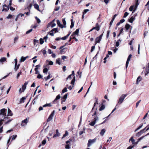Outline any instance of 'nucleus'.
<instances>
[{
	"label": "nucleus",
	"instance_id": "nucleus-60",
	"mask_svg": "<svg viewBox=\"0 0 149 149\" xmlns=\"http://www.w3.org/2000/svg\"><path fill=\"white\" fill-rule=\"evenodd\" d=\"M141 101V100H139V101H138V102H136V108L139 105Z\"/></svg>",
	"mask_w": 149,
	"mask_h": 149
},
{
	"label": "nucleus",
	"instance_id": "nucleus-13",
	"mask_svg": "<svg viewBox=\"0 0 149 149\" xmlns=\"http://www.w3.org/2000/svg\"><path fill=\"white\" fill-rule=\"evenodd\" d=\"M13 116V113L11 110L8 108V115L6 117H8V116Z\"/></svg>",
	"mask_w": 149,
	"mask_h": 149
},
{
	"label": "nucleus",
	"instance_id": "nucleus-30",
	"mask_svg": "<svg viewBox=\"0 0 149 149\" xmlns=\"http://www.w3.org/2000/svg\"><path fill=\"white\" fill-rule=\"evenodd\" d=\"M24 15V14H18L16 17V18L15 19V20L16 21H17V19L19 17V16H20L21 17H22Z\"/></svg>",
	"mask_w": 149,
	"mask_h": 149
},
{
	"label": "nucleus",
	"instance_id": "nucleus-37",
	"mask_svg": "<svg viewBox=\"0 0 149 149\" xmlns=\"http://www.w3.org/2000/svg\"><path fill=\"white\" fill-rule=\"evenodd\" d=\"M56 63H58L59 65H60L61 63H60V58H59L58 59H57L56 61Z\"/></svg>",
	"mask_w": 149,
	"mask_h": 149
},
{
	"label": "nucleus",
	"instance_id": "nucleus-10",
	"mask_svg": "<svg viewBox=\"0 0 149 149\" xmlns=\"http://www.w3.org/2000/svg\"><path fill=\"white\" fill-rule=\"evenodd\" d=\"M3 8L2 10V11H5L6 12L9 9V7L6 4H4L3 6Z\"/></svg>",
	"mask_w": 149,
	"mask_h": 149
},
{
	"label": "nucleus",
	"instance_id": "nucleus-32",
	"mask_svg": "<svg viewBox=\"0 0 149 149\" xmlns=\"http://www.w3.org/2000/svg\"><path fill=\"white\" fill-rule=\"evenodd\" d=\"M71 24L70 26V27L71 29L74 26V22H73V19H71Z\"/></svg>",
	"mask_w": 149,
	"mask_h": 149
},
{
	"label": "nucleus",
	"instance_id": "nucleus-22",
	"mask_svg": "<svg viewBox=\"0 0 149 149\" xmlns=\"http://www.w3.org/2000/svg\"><path fill=\"white\" fill-rule=\"evenodd\" d=\"M70 33H71V32H70L66 36H65L62 38H61V39L63 40H66L68 37L70 36Z\"/></svg>",
	"mask_w": 149,
	"mask_h": 149
},
{
	"label": "nucleus",
	"instance_id": "nucleus-6",
	"mask_svg": "<svg viewBox=\"0 0 149 149\" xmlns=\"http://www.w3.org/2000/svg\"><path fill=\"white\" fill-rule=\"evenodd\" d=\"M96 139L95 138L92 140L89 139L87 144L88 147H89L92 144L95 142Z\"/></svg>",
	"mask_w": 149,
	"mask_h": 149
},
{
	"label": "nucleus",
	"instance_id": "nucleus-38",
	"mask_svg": "<svg viewBox=\"0 0 149 149\" xmlns=\"http://www.w3.org/2000/svg\"><path fill=\"white\" fill-rule=\"evenodd\" d=\"M51 106H52V105L50 103L46 104H45L43 106V107H51Z\"/></svg>",
	"mask_w": 149,
	"mask_h": 149
},
{
	"label": "nucleus",
	"instance_id": "nucleus-44",
	"mask_svg": "<svg viewBox=\"0 0 149 149\" xmlns=\"http://www.w3.org/2000/svg\"><path fill=\"white\" fill-rule=\"evenodd\" d=\"M46 142V139H44L42 142V145H45Z\"/></svg>",
	"mask_w": 149,
	"mask_h": 149
},
{
	"label": "nucleus",
	"instance_id": "nucleus-51",
	"mask_svg": "<svg viewBox=\"0 0 149 149\" xmlns=\"http://www.w3.org/2000/svg\"><path fill=\"white\" fill-rule=\"evenodd\" d=\"M68 133L67 131H66L65 134L63 135V136L62 137V138H64L66 137V136H67L68 135Z\"/></svg>",
	"mask_w": 149,
	"mask_h": 149
},
{
	"label": "nucleus",
	"instance_id": "nucleus-3",
	"mask_svg": "<svg viewBox=\"0 0 149 149\" xmlns=\"http://www.w3.org/2000/svg\"><path fill=\"white\" fill-rule=\"evenodd\" d=\"M127 96V94H123L120 96L118 100V104H120L123 102L124 99Z\"/></svg>",
	"mask_w": 149,
	"mask_h": 149
},
{
	"label": "nucleus",
	"instance_id": "nucleus-63",
	"mask_svg": "<svg viewBox=\"0 0 149 149\" xmlns=\"http://www.w3.org/2000/svg\"><path fill=\"white\" fill-rule=\"evenodd\" d=\"M22 74V72L21 71H20L17 74V79H18L20 75L21 74Z\"/></svg>",
	"mask_w": 149,
	"mask_h": 149
},
{
	"label": "nucleus",
	"instance_id": "nucleus-61",
	"mask_svg": "<svg viewBox=\"0 0 149 149\" xmlns=\"http://www.w3.org/2000/svg\"><path fill=\"white\" fill-rule=\"evenodd\" d=\"M134 145L130 146H129L127 149H132V148H134Z\"/></svg>",
	"mask_w": 149,
	"mask_h": 149
},
{
	"label": "nucleus",
	"instance_id": "nucleus-45",
	"mask_svg": "<svg viewBox=\"0 0 149 149\" xmlns=\"http://www.w3.org/2000/svg\"><path fill=\"white\" fill-rule=\"evenodd\" d=\"M40 44L42 45L43 44L44 42V40L42 38H40Z\"/></svg>",
	"mask_w": 149,
	"mask_h": 149
},
{
	"label": "nucleus",
	"instance_id": "nucleus-43",
	"mask_svg": "<svg viewBox=\"0 0 149 149\" xmlns=\"http://www.w3.org/2000/svg\"><path fill=\"white\" fill-rule=\"evenodd\" d=\"M48 70V69L47 68H44L43 70V72L44 73H47Z\"/></svg>",
	"mask_w": 149,
	"mask_h": 149
},
{
	"label": "nucleus",
	"instance_id": "nucleus-59",
	"mask_svg": "<svg viewBox=\"0 0 149 149\" xmlns=\"http://www.w3.org/2000/svg\"><path fill=\"white\" fill-rule=\"evenodd\" d=\"M137 8V7L135 6L134 5V8L133 9V12H132V14L135 11V10H136V9Z\"/></svg>",
	"mask_w": 149,
	"mask_h": 149
},
{
	"label": "nucleus",
	"instance_id": "nucleus-16",
	"mask_svg": "<svg viewBox=\"0 0 149 149\" xmlns=\"http://www.w3.org/2000/svg\"><path fill=\"white\" fill-rule=\"evenodd\" d=\"M79 32V29H77L74 32H73L72 35L71 36H73L75 35H78Z\"/></svg>",
	"mask_w": 149,
	"mask_h": 149
},
{
	"label": "nucleus",
	"instance_id": "nucleus-40",
	"mask_svg": "<svg viewBox=\"0 0 149 149\" xmlns=\"http://www.w3.org/2000/svg\"><path fill=\"white\" fill-rule=\"evenodd\" d=\"M105 107V105L104 104H102L99 109V110L102 111L103 110Z\"/></svg>",
	"mask_w": 149,
	"mask_h": 149
},
{
	"label": "nucleus",
	"instance_id": "nucleus-48",
	"mask_svg": "<svg viewBox=\"0 0 149 149\" xmlns=\"http://www.w3.org/2000/svg\"><path fill=\"white\" fill-rule=\"evenodd\" d=\"M134 7V5L131 6L129 8V10L130 11H133V9Z\"/></svg>",
	"mask_w": 149,
	"mask_h": 149
},
{
	"label": "nucleus",
	"instance_id": "nucleus-11",
	"mask_svg": "<svg viewBox=\"0 0 149 149\" xmlns=\"http://www.w3.org/2000/svg\"><path fill=\"white\" fill-rule=\"evenodd\" d=\"M67 48H64L61 49L60 51V54H65L66 52L67 51Z\"/></svg>",
	"mask_w": 149,
	"mask_h": 149
},
{
	"label": "nucleus",
	"instance_id": "nucleus-42",
	"mask_svg": "<svg viewBox=\"0 0 149 149\" xmlns=\"http://www.w3.org/2000/svg\"><path fill=\"white\" fill-rule=\"evenodd\" d=\"M20 64H19L17 65L16 66H15V67L14 68V69L15 71H16L19 68V66Z\"/></svg>",
	"mask_w": 149,
	"mask_h": 149
},
{
	"label": "nucleus",
	"instance_id": "nucleus-17",
	"mask_svg": "<svg viewBox=\"0 0 149 149\" xmlns=\"http://www.w3.org/2000/svg\"><path fill=\"white\" fill-rule=\"evenodd\" d=\"M7 119H8V117H5L3 119H1L0 120V126L2 124V122L4 121H6Z\"/></svg>",
	"mask_w": 149,
	"mask_h": 149
},
{
	"label": "nucleus",
	"instance_id": "nucleus-12",
	"mask_svg": "<svg viewBox=\"0 0 149 149\" xmlns=\"http://www.w3.org/2000/svg\"><path fill=\"white\" fill-rule=\"evenodd\" d=\"M28 84V82H26L23 85L22 87V89L23 90V91H24L26 88V85Z\"/></svg>",
	"mask_w": 149,
	"mask_h": 149
},
{
	"label": "nucleus",
	"instance_id": "nucleus-25",
	"mask_svg": "<svg viewBox=\"0 0 149 149\" xmlns=\"http://www.w3.org/2000/svg\"><path fill=\"white\" fill-rule=\"evenodd\" d=\"M28 57H29L28 56L24 57H22L20 59V62H22L24 61Z\"/></svg>",
	"mask_w": 149,
	"mask_h": 149
},
{
	"label": "nucleus",
	"instance_id": "nucleus-8",
	"mask_svg": "<svg viewBox=\"0 0 149 149\" xmlns=\"http://www.w3.org/2000/svg\"><path fill=\"white\" fill-rule=\"evenodd\" d=\"M132 56V55L131 54H130L128 56V57L127 58V60L126 61V63L125 67L126 68H127L128 67V65L129 64V62L130 60V59L131 58Z\"/></svg>",
	"mask_w": 149,
	"mask_h": 149
},
{
	"label": "nucleus",
	"instance_id": "nucleus-28",
	"mask_svg": "<svg viewBox=\"0 0 149 149\" xmlns=\"http://www.w3.org/2000/svg\"><path fill=\"white\" fill-rule=\"evenodd\" d=\"M130 27L131 26L130 25L128 24H127L125 25V28L126 29V30H127L130 29ZM131 27H132V26H131Z\"/></svg>",
	"mask_w": 149,
	"mask_h": 149
},
{
	"label": "nucleus",
	"instance_id": "nucleus-52",
	"mask_svg": "<svg viewBox=\"0 0 149 149\" xmlns=\"http://www.w3.org/2000/svg\"><path fill=\"white\" fill-rule=\"evenodd\" d=\"M50 78V75H48L47 77H45L44 78L46 81H47L48 79H49Z\"/></svg>",
	"mask_w": 149,
	"mask_h": 149
},
{
	"label": "nucleus",
	"instance_id": "nucleus-1",
	"mask_svg": "<svg viewBox=\"0 0 149 149\" xmlns=\"http://www.w3.org/2000/svg\"><path fill=\"white\" fill-rule=\"evenodd\" d=\"M92 116L93 118V121L90 123V125L93 126L95 124L96 122L98 121L99 120L98 117L96 115V111H94L92 115Z\"/></svg>",
	"mask_w": 149,
	"mask_h": 149
},
{
	"label": "nucleus",
	"instance_id": "nucleus-57",
	"mask_svg": "<svg viewBox=\"0 0 149 149\" xmlns=\"http://www.w3.org/2000/svg\"><path fill=\"white\" fill-rule=\"evenodd\" d=\"M128 14H129V13L127 12H125L123 18L126 17H127V15H128Z\"/></svg>",
	"mask_w": 149,
	"mask_h": 149
},
{
	"label": "nucleus",
	"instance_id": "nucleus-26",
	"mask_svg": "<svg viewBox=\"0 0 149 149\" xmlns=\"http://www.w3.org/2000/svg\"><path fill=\"white\" fill-rule=\"evenodd\" d=\"M56 25V24L55 23H53L52 22H51L48 24L49 26H50V25H51V26L52 28H53Z\"/></svg>",
	"mask_w": 149,
	"mask_h": 149
},
{
	"label": "nucleus",
	"instance_id": "nucleus-27",
	"mask_svg": "<svg viewBox=\"0 0 149 149\" xmlns=\"http://www.w3.org/2000/svg\"><path fill=\"white\" fill-rule=\"evenodd\" d=\"M130 141H131L132 144L134 145V143H135V141L134 139H133V136H132L129 139V141L130 142Z\"/></svg>",
	"mask_w": 149,
	"mask_h": 149
},
{
	"label": "nucleus",
	"instance_id": "nucleus-56",
	"mask_svg": "<svg viewBox=\"0 0 149 149\" xmlns=\"http://www.w3.org/2000/svg\"><path fill=\"white\" fill-rule=\"evenodd\" d=\"M67 91V88L66 87H65L62 91V92L63 93L66 92Z\"/></svg>",
	"mask_w": 149,
	"mask_h": 149
},
{
	"label": "nucleus",
	"instance_id": "nucleus-35",
	"mask_svg": "<svg viewBox=\"0 0 149 149\" xmlns=\"http://www.w3.org/2000/svg\"><path fill=\"white\" fill-rule=\"evenodd\" d=\"M100 26H96L95 27H94L93 28V29H94L96 30L97 31H98L100 29Z\"/></svg>",
	"mask_w": 149,
	"mask_h": 149
},
{
	"label": "nucleus",
	"instance_id": "nucleus-21",
	"mask_svg": "<svg viewBox=\"0 0 149 149\" xmlns=\"http://www.w3.org/2000/svg\"><path fill=\"white\" fill-rule=\"evenodd\" d=\"M101 40V39L98 37H97L95 40V44L97 43H99Z\"/></svg>",
	"mask_w": 149,
	"mask_h": 149
},
{
	"label": "nucleus",
	"instance_id": "nucleus-2",
	"mask_svg": "<svg viewBox=\"0 0 149 149\" xmlns=\"http://www.w3.org/2000/svg\"><path fill=\"white\" fill-rule=\"evenodd\" d=\"M17 137V135H13L12 136H10L9 137V139L8 141L7 145L8 147L10 144L11 142L10 143V141L11 139V142L13 140H15Z\"/></svg>",
	"mask_w": 149,
	"mask_h": 149
},
{
	"label": "nucleus",
	"instance_id": "nucleus-33",
	"mask_svg": "<svg viewBox=\"0 0 149 149\" xmlns=\"http://www.w3.org/2000/svg\"><path fill=\"white\" fill-rule=\"evenodd\" d=\"M6 60V58L5 57L1 58L0 59V62H3L5 61Z\"/></svg>",
	"mask_w": 149,
	"mask_h": 149
},
{
	"label": "nucleus",
	"instance_id": "nucleus-7",
	"mask_svg": "<svg viewBox=\"0 0 149 149\" xmlns=\"http://www.w3.org/2000/svg\"><path fill=\"white\" fill-rule=\"evenodd\" d=\"M55 112V110H53V111L52 112L50 115L49 116L48 118L47 121L49 122L52 120V118L54 116Z\"/></svg>",
	"mask_w": 149,
	"mask_h": 149
},
{
	"label": "nucleus",
	"instance_id": "nucleus-53",
	"mask_svg": "<svg viewBox=\"0 0 149 149\" xmlns=\"http://www.w3.org/2000/svg\"><path fill=\"white\" fill-rule=\"evenodd\" d=\"M37 21V22L38 23H39L40 22V19L37 17H35Z\"/></svg>",
	"mask_w": 149,
	"mask_h": 149
},
{
	"label": "nucleus",
	"instance_id": "nucleus-50",
	"mask_svg": "<svg viewBox=\"0 0 149 149\" xmlns=\"http://www.w3.org/2000/svg\"><path fill=\"white\" fill-rule=\"evenodd\" d=\"M57 30V28H54L51 30V32H52V31H54L55 33H56L58 32Z\"/></svg>",
	"mask_w": 149,
	"mask_h": 149
},
{
	"label": "nucleus",
	"instance_id": "nucleus-58",
	"mask_svg": "<svg viewBox=\"0 0 149 149\" xmlns=\"http://www.w3.org/2000/svg\"><path fill=\"white\" fill-rule=\"evenodd\" d=\"M37 78L41 79L42 78V76L40 74H38L37 77Z\"/></svg>",
	"mask_w": 149,
	"mask_h": 149
},
{
	"label": "nucleus",
	"instance_id": "nucleus-54",
	"mask_svg": "<svg viewBox=\"0 0 149 149\" xmlns=\"http://www.w3.org/2000/svg\"><path fill=\"white\" fill-rule=\"evenodd\" d=\"M40 64L36 66V68H35V70H38V68L40 67Z\"/></svg>",
	"mask_w": 149,
	"mask_h": 149
},
{
	"label": "nucleus",
	"instance_id": "nucleus-14",
	"mask_svg": "<svg viewBox=\"0 0 149 149\" xmlns=\"http://www.w3.org/2000/svg\"><path fill=\"white\" fill-rule=\"evenodd\" d=\"M56 22L60 28L62 29L64 27V26L61 24L59 20H57L56 21Z\"/></svg>",
	"mask_w": 149,
	"mask_h": 149
},
{
	"label": "nucleus",
	"instance_id": "nucleus-47",
	"mask_svg": "<svg viewBox=\"0 0 149 149\" xmlns=\"http://www.w3.org/2000/svg\"><path fill=\"white\" fill-rule=\"evenodd\" d=\"M149 130V125L147 126L141 130Z\"/></svg>",
	"mask_w": 149,
	"mask_h": 149
},
{
	"label": "nucleus",
	"instance_id": "nucleus-49",
	"mask_svg": "<svg viewBox=\"0 0 149 149\" xmlns=\"http://www.w3.org/2000/svg\"><path fill=\"white\" fill-rule=\"evenodd\" d=\"M41 52H42L43 54L45 55L46 54V51L45 49H43L41 50Z\"/></svg>",
	"mask_w": 149,
	"mask_h": 149
},
{
	"label": "nucleus",
	"instance_id": "nucleus-39",
	"mask_svg": "<svg viewBox=\"0 0 149 149\" xmlns=\"http://www.w3.org/2000/svg\"><path fill=\"white\" fill-rule=\"evenodd\" d=\"M26 97H22L20 100V103H22L23 102V101L26 99Z\"/></svg>",
	"mask_w": 149,
	"mask_h": 149
},
{
	"label": "nucleus",
	"instance_id": "nucleus-15",
	"mask_svg": "<svg viewBox=\"0 0 149 149\" xmlns=\"http://www.w3.org/2000/svg\"><path fill=\"white\" fill-rule=\"evenodd\" d=\"M149 135V133H148L145 136H142L141 137H140V138H139V139H138V141L136 142H135V143H134V145H136V144H137L138 143V142L140 141L142 139H143L145 136H147L148 135Z\"/></svg>",
	"mask_w": 149,
	"mask_h": 149
},
{
	"label": "nucleus",
	"instance_id": "nucleus-18",
	"mask_svg": "<svg viewBox=\"0 0 149 149\" xmlns=\"http://www.w3.org/2000/svg\"><path fill=\"white\" fill-rule=\"evenodd\" d=\"M142 79V78L140 76H139L136 79V84H138Z\"/></svg>",
	"mask_w": 149,
	"mask_h": 149
},
{
	"label": "nucleus",
	"instance_id": "nucleus-41",
	"mask_svg": "<svg viewBox=\"0 0 149 149\" xmlns=\"http://www.w3.org/2000/svg\"><path fill=\"white\" fill-rule=\"evenodd\" d=\"M75 81V77H74V78L72 79V80L71 81V84L74 85V82Z\"/></svg>",
	"mask_w": 149,
	"mask_h": 149
},
{
	"label": "nucleus",
	"instance_id": "nucleus-5",
	"mask_svg": "<svg viewBox=\"0 0 149 149\" xmlns=\"http://www.w3.org/2000/svg\"><path fill=\"white\" fill-rule=\"evenodd\" d=\"M118 107H119V106H118V104H117L116 105V106H115V108L114 109L112 110V111L111 112V114H109L107 117H106L105 118H106V119L104 120L103 122H102L101 123V124H102L104 123H105L106 121L107 118H108L109 116L117 108H118Z\"/></svg>",
	"mask_w": 149,
	"mask_h": 149
},
{
	"label": "nucleus",
	"instance_id": "nucleus-19",
	"mask_svg": "<svg viewBox=\"0 0 149 149\" xmlns=\"http://www.w3.org/2000/svg\"><path fill=\"white\" fill-rule=\"evenodd\" d=\"M60 98V96L59 95H57L56 98L54 99V100L53 102L54 103H55V102H56V101Z\"/></svg>",
	"mask_w": 149,
	"mask_h": 149
},
{
	"label": "nucleus",
	"instance_id": "nucleus-55",
	"mask_svg": "<svg viewBox=\"0 0 149 149\" xmlns=\"http://www.w3.org/2000/svg\"><path fill=\"white\" fill-rule=\"evenodd\" d=\"M38 95H36L35 97L34 98V99L33 102V104H35V101H34L35 100H36L38 98Z\"/></svg>",
	"mask_w": 149,
	"mask_h": 149
},
{
	"label": "nucleus",
	"instance_id": "nucleus-46",
	"mask_svg": "<svg viewBox=\"0 0 149 149\" xmlns=\"http://www.w3.org/2000/svg\"><path fill=\"white\" fill-rule=\"evenodd\" d=\"M62 21L63 22V25H65L64 27H66V26H65V25L66 24V21H65V19H62Z\"/></svg>",
	"mask_w": 149,
	"mask_h": 149
},
{
	"label": "nucleus",
	"instance_id": "nucleus-20",
	"mask_svg": "<svg viewBox=\"0 0 149 149\" xmlns=\"http://www.w3.org/2000/svg\"><path fill=\"white\" fill-rule=\"evenodd\" d=\"M135 19V17H133V16H132L129 19V21L130 22L132 23Z\"/></svg>",
	"mask_w": 149,
	"mask_h": 149
},
{
	"label": "nucleus",
	"instance_id": "nucleus-23",
	"mask_svg": "<svg viewBox=\"0 0 149 149\" xmlns=\"http://www.w3.org/2000/svg\"><path fill=\"white\" fill-rule=\"evenodd\" d=\"M95 99L96 100V102L94 103V107H93L92 109V111L91 112V113L92 112H93V110H94V108L95 107V105H96V104H98V102L97 101V98L96 97L95 98Z\"/></svg>",
	"mask_w": 149,
	"mask_h": 149
},
{
	"label": "nucleus",
	"instance_id": "nucleus-64",
	"mask_svg": "<svg viewBox=\"0 0 149 149\" xmlns=\"http://www.w3.org/2000/svg\"><path fill=\"white\" fill-rule=\"evenodd\" d=\"M139 4V3L138 2V0H136L135 2V6L138 7Z\"/></svg>",
	"mask_w": 149,
	"mask_h": 149
},
{
	"label": "nucleus",
	"instance_id": "nucleus-29",
	"mask_svg": "<svg viewBox=\"0 0 149 149\" xmlns=\"http://www.w3.org/2000/svg\"><path fill=\"white\" fill-rule=\"evenodd\" d=\"M8 119H7L6 121V122L5 123V124H7L9 123L12 120V119H9V117H8Z\"/></svg>",
	"mask_w": 149,
	"mask_h": 149
},
{
	"label": "nucleus",
	"instance_id": "nucleus-9",
	"mask_svg": "<svg viewBox=\"0 0 149 149\" xmlns=\"http://www.w3.org/2000/svg\"><path fill=\"white\" fill-rule=\"evenodd\" d=\"M28 122V119L27 118L24 120H23L21 124V125L22 126H25L27 124V123Z\"/></svg>",
	"mask_w": 149,
	"mask_h": 149
},
{
	"label": "nucleus",
	"instance_id": "nucleus-24",
	"mask_svg": "<svg viewBox=\"0 0 149 149\" xmlns=\"http://www.w3.org/2000/svg\"><path fill=\"white\" fill-rule=\"evenodd\" d=\"M145 132L144 131H140L139 132L137 133L136 135L137 137L139 136L142 134L144 133Z\"/></svg>",
	"mask_w": 149,
	"mask_h": 149
},
{
	"label": "nucleus",
	"instance_id": "nucleus-31",
	"mask_svg": "<svg viewBox=\"0 0 149 149\" xmlns=\"http://www.w3.org/2000/svg\"><path fill=\"white\" fill-rule=\"evenodd\" d=\"M145 76L147 75L149 73V69L148 68H146L144 72Z\"/></svg>",
	"mask_w": 149,
	"mask_h": 149
},
{
	"label": "nucleus",
	"instance_id": "nucleus-36",
	"mask_svg": "<svg viewBox=\"0 0 149 149\" xmlns=\"http://www.w3.org/2000/svg\"><path fill=\"white\" fill-rule=\"evenodd\" d=\"M60 135V133L58 132V131H56V133L55 134L54 136L53 137H55L57 136H58Z\"/></svg>",
	"mask_w": 149,
	"mask_h": 149
},
{
	"label": "nucleus",
	"instance_id": "nucleus-62",
	"mask_svg": "<svg viewBox=\"0 0 149 149\" xmlns=\"http://www.w3.org/2000/svg\"><path fill=\"white\" fill-rule=\"evenodd\" d=\"M48 38V37L47 36V35L46 36H45V37H44L43 39V40H45V42H47V40Z\"/></svg>",
	"mask_w": 149,
	"mask_h": 149
},
{
	"label": "nucleus",
	"instance_id": "nucleus-4",
	"mask_svg": "<svg viewBox=\"0 0 149 149\" xmlns=\"http://www.w3.org/2000/svg\"><path fill=\"white\" fill-rule=\"evenodd\" d=\"M7 112V109H3L0 110V116L3 115L4 117H6Z\"/></svg>",
	"mask_w": 149,
	"mask_h": 149
},
{
	"label": "nucleus",
	"instance_id": "nucleus-34",
	"mask_svg": "<svg viewBox=\"0 0 149 149\" xmlns=\"http://www.w3.org/2000/svg\"><path fill=\"white\" fill-rule=\"evenodd\" d=\"M34 7L35 9H37L38 10L40 11L39 8V6L38 4L36 3H35L34 4Z\"/></svg>",
	"mask_w": 149,
	"mask_h": 149
}]
</instances>
